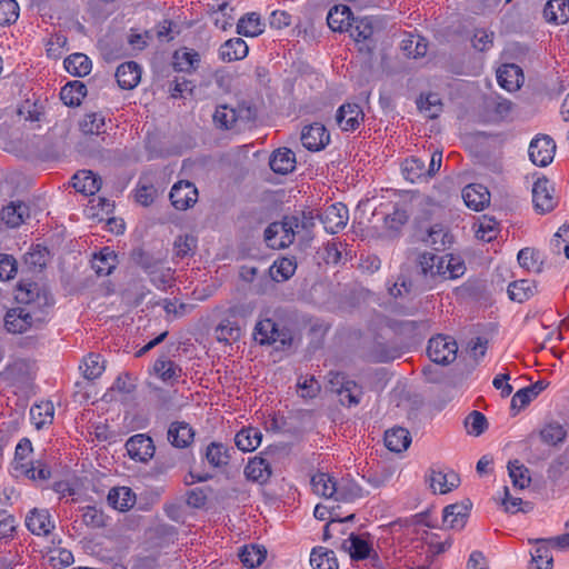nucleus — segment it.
Wrapping results in <instances>:
<instances>
[{
	"label": "nucleus",
	"instance_id": "obj_57",
	"mask_svg": "<svg viewBox=\"0 0 569 569\" xmlns=\"http://www.w3.org/2000/svg\"><path fill=\"white\" fill-rule=\"evenodd\" d=\"M567 431L560 423L552 422L540 430L541 440L549 446H557L566 440Z\"/></svg>",
	"mask_w": 569,
	"mask_h": 569
},
{
	"label": "nucleus",
	"instance_id": "obj_32",
	"mask_svg": "<svg viewBox=\"0 0 569 569\" xmlns=\"http://www.w3.org/2000/svg\"><path fill=\"white\" fill-rule=\"evenodd\" d=\"M263 29L264 23L257 12L246 13L237 23V32L244 37H257L263 32Z\"/></svg>",
	"mask_w": 569,
	"mask_h": 569
},
{
	"label": "nucleus",
	"instance_id": "obj_23",
	"mask_svg": "<svg viewBox=\"0 0 569 569\" xmlns=\"http://www.w3.org/2000/svg\"><path fill=\"white\" fill-rule=\"evenodd\" d=\"M269 166L271 170L279 174H287L296 168V156L295 152L288 148H279L273 151Z\"/></svg>",
	"mask_w": 569,
	"mask_h": 569
},
{
	"label": "nucleus",
	"instance_id": "obj_55",
	"mask_svg": "<svg viewBox=\"0 0 569 569\" xmlns=\"http://www.w3.org/2000/svg\"><path fill=\"white\" fill-rule=\"evenodd\" d=\"M80 368L83 370V376L86 379L94 380L104 371V361L100 355L89 353L83 359V367Z\"/></svg>",
	"mask_w": 569,
	"mask_h": 569
},
{
	"label": "nucleus",
	"instance_id": "obj_50",
	"mask_svg": "<svg viewBox=\"0 0 569 569\" xmlns=\"http://www.w3.org/2000/svg\"><path fill=\"white\" fill-rule=\"evenodd\" d=\"M267 550L257 545H249L241 548L239 558L243 566L254 568L262 563L266 559Z\"/></svg>",
	"mask_w": 569,
	"mask_h": 569
},
{
	"label": "nucleus",
	"instance_id": "obj_33",
	"mask_svg": "<svg viewBox=\"0 0 569 569\" xmlns=\"http://www.w3.org/2000/svg\"><path fill=\"white\" fill-rule=\"evenodd\" d=\"M153 371L162 381L171 385L182 376L181 367L166 357H160L154 361Z\"/></svg>",
	"mask_w": 569,
	"mask_h": 569
},
{
	"label": "nucleus",
	"instance_id": "obj_14",
	"mask_svg": "<svg viewBox=\"0 0 569 569\" xmlns=\"http://www.w3.org/2000/svg\"><path fill=\"white\" fill-rule=\"evenodd\" d=\"M253 339L259 345H273L280 341L286 343V333L278 329L276 322L271 319L259 321L253 331Z\"/></svg>",
	"mask_w": 569,
	"mask_h": 569
},
{
	"label": "nucleus",
	"instance_id": "obj_44",
	"mask_svg": "<svg viewBox=\"0 0 569 569\" xmlns=\"http://www.w3.org/2000/svg\"><path fill=\"white\" fill-rule=\"evenodd\" d=\"M362 496V488L353 480L342 478L339 482H337V491L335 493V499L337 501L351 502L361 498Z\"/></svg>",
	"mask_w": 569,
	"mask_h": 569
},
{
	"label": "nucleus",
	"instance_id": "obj_51",
	"mask_svg": "<svg viewBox=\"0 0 569 569\" xmlns=\"http://www.w3.org/2000/svg\"><path fill=\"white\" fill-rule=\"evenodd\" d=\"M569 471V455H558L547 469V477L553 485H559L563 476Z\"/></svg>",
	"mask_w": 569,
	"mask_h": 569
},
{
	"label": "nucleus",
	"instance_id": "obj_8",
	"mask_svg": "<svg viewBox=\"0 0 569 569\" xmlns=\"http://www.w3.org/2000/svg\"><path fill=\"white\" fill-rule=\"evenodd\" d=\"M169 198L177 210H187L197 202L198 190L192 182L180 180L172 186Z\"/></svg>",
	"mask_w": 569,
	"mask_h": 569
},
{
	"label": "nucleus",
	"instance_id": "obj_42",
	"mask_svg": "<svg viewBox=\"0 0 569 569\" xmlns=\"http://www.w3.org/2000/svg\"><path fill=\"white\" fill-rule=\"evenodd\" d=\"M342 548L349 553L352 560H362L369 557L371 547L360 536L351 533L350 537L343 541Z\"/></svg>",
	"mask_w": 569,
	"mask_h": 569
},
{
	"label": "nucleus",
	"instance_id": "obj_31",
	"mask_svg": "<svg viewBox=\"0 0 569 569\" xmlns=\"http://www.w3.org/2000/svg\"><path fill=\"white\" fill-rule=\"evenodd\" d=\"M244 475L249 480L264 483L271 476L270 463L263 458L256 457L246 466Z\"/></svg>",
	"mask_w": 569,
	"mask_h": 569
},
{
	"label": "nucleus",
	"instance_id": "obj_28",
	"mask_svg": "<svg viewBox=\"0 0 569 569\" xmlns=\"http://www.w3.org/2000/svg\"><path fill=\"white\" fill-rule=\"evenodd\" d=\"M200 63V54L193 49L182 48L173 54V68L178 72L191 73Z\"/></svg>",
	"mask_w": 569,
	"mask_h": 569
},
{
	"label": "nucleus",
	"instance_id": "obj_54",
	"mask_svg": "<svg viewBox=\"0 0 569 569\" xmlns=\"http://www.w3.org/2000/svg\"><path fill=\"white\" fill-rule=\"evenodd\" d=\"M321 391L320 382L313 376H299L297 392L303 399H315Z\"/></svg>",
	"mask_w": 569,
	"mask_h": 569
},
{
	"label": "nucleus",
	"instance_id": "obj_46",
	"mask_svg": "<svg viewBox=\"0 0 569 569\" xmlns=\"http://www.w3.org/2000/svg\"><path fill=\"white\" fill-rule=\"evenodd\" d=\"M230 451L232 448H228L223 443L211 442L206 449V459L212 467L220 468L229 463Z\"/></svg>",
	"mask_w": 569,
	"mask_h": 569
},
{
	"label": "nucleus",
	"instance_id": "obj_47",
	"mask_svg": "<svg viewBox=\"0 0 569 569\" xmlns=\"http://www.w3.org/2000/svg\"><path fill=\"white\" fill-rule=\"evenodd\" d=\"M262 435L258 429L247 428L236 435L234 442L239 450L249 452L259 447Z\"/></svg>",
	"mask_w": 569,
	"mask_h": 569
},
{
	"label": "nucleus",
	"instance_id": "obj_49",
	"mask_svg": "<svg viewBox=\"0 0 569 569\" xmlns=\"http://www.w3.org/2000/svg\"><path fill=\"white\" fill-rule=\"evenodd\" d=\"M348 31L350 32V37L353 38L356 42H366L370 40L373 34L372 20L368 17L360 19L353 18Z\"/></svg>",
	"mask_w": 569,
	"mask_h": 569
},
{
	"label": "nucleus",
	"instance_id": "obj_1",
	"mask_svg": "<svg viewBox=\"0 0 569 569\" xmlns=\"http://www.w3.org/2000/svg\"><path fill=\"white\" fill-rule=\"evenodd\" d=\"M17 299L22 308L32 315V320L39 327L47 321L53 298L46 289H41L37 283H29L24 289L20 288Z\"/></svg>",
	"mask_w": 569,
	"mask_h": 569
},
{
	"label": "nucleus",
	"instance_id": "obj_34",
	"mask_svg": "<svg viewBox=\"0 0 569 569\" xmlns=\"http://www.w3.org/2000/svg\"><path fill=\"white\" fill-rule=\"evenodd\" d=\"M410 442V433L405 428H392L385 433V445L390 451L401 452L409 447Z\"/></svg>",
	"mask_w": 569,
	"mask_h": 569
},
{
	"label": "nucleus",
	"instance_id": "obj_48",
	"mask_svg": "<svg viewBox=\"0 0 569 569\" xmlns=\"http://www.w3.org/2000/svg\"><path fill=\"white\" fill-rule=\"evenodd\" d=\"M14 470L34 481H46L51 477L48 466L39 460L30 463H18Z\"/></svg>",
	"mask_w": 569,
	"mask_h": 569
},
{
	"label": "nucleus",
	"instance_id": "obj_16",
	"mask_svg": "<svg viewBox=\"0 0 569 569\" xmlns=\"http://www.w3.org/2000/svg\"><path fill=\"white\" fill-rule=\"evenodd\" d=\"M363 111L357 103L340 106L336 114V121L343 131L356 130L363 120Z\"/></svg>",
	"mask_w": 569,
	"mask_h": 569
},
{
	"label": "nucleus",
	"instance_id": "obj_38",
	"mask_svg": "<svg viewBox=\"0 0 569 569\" xmlns=\"http://www.w3.org/2000/svg\"><path fill=\"white\" fill-rule=\"evenodd\" d=\"M337 482L332 476L326 472H318L311 477L312 490L325 498H335Z\"/></svg>",
	"mask_w": 569,
	"mask_h": 569
},
{
	"label": "nucleus",
	"instance_id": "obj_10",
	"mask_svg": "<svg viewBox=\"0 0 569 569\" xmlns=\"http://www.w3.org/2000/svg\"><path fill=\"white\" fill-rule=\"evenodd\" d=\"M4 327L11 333H23L30 329L40 328L32 320V315L28 313L21 305L7 311Z\"/></svg>",
	"mask_w": 569,
	"mask_h": 569
},
{
	"label": "nucleus",
	"instance_id": "obj_13",
	"mask_svg": "<svg viewBox=\"0 0 569 569\" xmlns=\"http://www.w3.org/2000/svg\"><path fill=\"white\" fill-rule=\"evenodd\" d=\"M330 141V136L323 124L315 122L306 126L301 132V142L310 151L323 149Z\"/></svg>",
	"mask_w": 569,
	"mask_h": 569
},
{
	"label": "nucleus",
	"instance_id": "obj_59",
	"mask_svg": "<svg viewBox=\"0 0 569 569\" xmlns=\"http://www.w3.org/2000/svg\"><path fill=\"white\" fill-rule=\"evenodd\" d=\"M81 518L86 526L91 528H102L107 525V516L96 506H86L80 508Z\"/></svg>",
	"mask_w": 569,
	"mask_h": 569
},
{
	"label": "nucleus",
	"instance_id": "obj_21",
	"mask_svg": "<svg viewBox=\"0 0 569 569\" xmlns=\"http://www.w3.org/2000/svg\"><path fill=\"white\" fill-rule=\"evenodd\" d=\"M469 503H453L443 509V523L450 529L461 530L467 522L469 516Z\"/></svg>",
	"mask_w": 569,
	"mask_h": 569
},
{
	"label": "nucleus",
	"instance_id": "obj_62",
	"mask_svg": "<svg viewBox=\"0 0 569 569\" xmlns=\"http://www.w3.org/2000/svg\"><path fill=\"white\" fill-rule=\"evenodd\" d=\"M133 260L148 273L154 274L160 270L162 261L158 258L150 256L141 249L134 250L132 253Z\"/></svg>",
	"mask_w": 569,
	"mask_h": 569
},
{
	"label": "nucleus",
	"instance_id": "obj_20",
	"mask_svg": "<svg viewBox=\"0 0 569 569\" xmlns=\"http://www.w3.org/2000/svg\"><path fill=\"white\" fill-rule=\"evenodd\" d=\"M462 198L466 204L476 211L482 210L490 202V193L487 188L476 183L463 188Z\"/></svg>",
	"mask_w": 569,
	"mask_h": 569
},
{
	"label": "nucleus",
	"instance_id": "obj_60",
	"mask_svg": "<svg viewBox=\"0 0 569 569\" xmlns=\"http://www.w3.org/2000/svg\"><path fill=\"white\" fill-rule=\"evenodd\" d=\"M196 248L197 239L190 234L177 237L173 243L174 256L179 259L192 256L194 253Z\"/></svg>",
	"mask_w": 569,
	"mask_h": 569
},
{
	"label": "nucleus",
	"instance_id": "obj_40",
	"mask_svg": "<svg viewBox=\"0 0 569 569\" xmlns=\"http://www.w3.org/2000/svg\"><path fill=\"white\" fill-rule=\"evenodd\" d=\"M459 483V477L455 472L443 473L442 471H431L430 487L433 492L447 493Z\"/></svg>",
	"mask_w": 569,
	"mask_h": 569
},
{
	"label": "nucleus",
	"instance_id": "obj_7",
	"mask_svg": "<svg viewBox=\"0 0 569 569\" xmlns=\"http://www.w3.org/2000/svg\"><path fill=\"white\" fill-rule=\"evenodd\" d=\"M319 219L322 222L325 229L333 234L342 230L349 220L348 208L337 202L327 207L323 212L319 214Z\"/></svg>",
	"mask_w": 569,
	"mask_h": 569
},
{
	"label": "nucleus",
	"instance_id": "obj_19",
	"mask_svg": "<svg viewBox=\"0 0 569 569\" xmlns=\"http://www.w3.org/2000/svg\"><path fill=\"white\" fill-rule=\"evenodd\" d=\"M71 183L77 192L84 196H93L100 190L101 179L92 171L82 170L72 177Z\"/></svg>",
	"mask_w": 569,
	"mask_h": 569
},
{
	"label": "nucleus",
	"instance_id": "obj_12",
	"mask_svg": "<svg viewBox=\"0 0 569 569\" xmlns=\"http://www.w3.org/2000/svg\"><path fill=\"white\" fill-rule=\"evenodd\" d=\"M436 254L423 252L418 257L417 273L421 278L418 286L421 290L431 288L439 278V267L436 268Z\"/></svg>",
	"mask_w": 569,
	"mask_h": 569
},
{
	"label": "nucleus",
	"instance_id": "obj_5",
	"mask_svg": "<svg viewBox=\"0 0 569 569\" xmlns=\"http://www.w3.org/2000/svg\"><path fill=\"white\" fill-rule=\"evenodd\" d=\"M457 350V342L452 338L438 335L429 340L427 353L432 362L449 365L455 361Z\"/></svg>",
	"mask_w": 569,
	"mask_h": 569
},
{
	"label": "nucleus",
	"instance_id": "obj_58",
	"mask_svg": "<svg viewBox=\"0 0 569 569\" xmlns=\"http://www.w3.org/2000/svg\"><path fill=\"white\" fill-rule=\"evenodd\" d=\"M296 269L297 263L292 258H281L273 262L270 268V272L277 281H283L291 278L295 274Z\"/></svg>",
	"mask_w": 569,
	"mask_h": 569
},
{
	"label": "nucleus",
	"instance_id": "obj_26",
	"mask_svg": "<svg viewBox=\"0 0 569 569\" xmlns=\"http://www.w3.org/2000/svg\"><path fill=\"white\" fill-rule=\"evenodd\" d=\"M107 500L113 509L123 512L134 506L136 493L129 487H116L109 491Z\"/></svg>",
	"mask_w": 569,
	"mask_h": 569
},
{
	"label": "nucleus",
	"instance_id": "obj_45",
	"mask_svg": "<svg viewBox=\"0 0 569 569\" xmlns=\"http://www.w3.org/2000/svg\"><path fill=\"white\" fill-rule=\"evenodd\" d=\"M80 130L83 134L102 136L107 132L106 118L101 112H91L84 114L79 122Z\"/></svg>",
	"mask_w": 569,
	"mask_h": 569
},
{
	"label": "nucleus",
	"instance_id": "obj_25",
	"mask_svg": "<svg viewBox=\"0 0 569 569\" xmlns=\"http://www.w3.org/2000/svg\"><path fill=\"white\" fill-rule=\"evenodd\" d=\"M352 12L347 6H335L331 8L327 16V23L332 31L345 32L348 31L352 21Z\"/></svg>",
	"mask_w": 569,
	"mask_h": 569
},
{
	"label": "nucleus",
	"instance_id": "obj_63",
	"mask_svg": "<svg viewBox=\"0 0 569 569\" xmlns=\"http://www.w3.org/2000/svg\"><path fill=\"white\" fill-rule=\"evenodd\" d=\"M399 356L400 352L397 348L381 342L375 343L370 351V357L375 362H388L397 359Z\"/></svg>",
	"mask_w": 569,
	"mask_h": 569
},
{
	"label": "nucleus",
	"instance_id": "obj_37",
	"mask_svg": "<svg viewBox=\"0 0 569 569\" xmlns=\"http://www.w3.org/2000/svg\"><path fill=\"white\" fill-rule=\"evenodd\" d=\"M405 178L415 183L420 180H428L430 177L427 171L426 161L418 157L407 159L402 164Z\"/></svg>",
	"mask_w": 569,
	"mask_h": 569
},
{
	"label": "nucleus",
	"instance_id": "obj_29",
	"mask_svg": "<svg viewBox=\"0 0 569 569\" xmlns=\"http://www.w3.org/2000/svg\"><path fill=\"white\" fill-rule=\"evenodd\" d=\"M91 266L99 277L109 276L117 266V254L109 247H104L93 256Z\"/></svg>",
	"mask_w": 569,
	"mask_h": 569
},
{
	"label": "nucleus",
	"instance_id": "obj_36",
	"mask_svg": "<svg viewBox=\"0 0 569 569\" xmlns=\"http://www.w3.org/2000/svg\"><path fill=\"white\" fill-rule=\"evenodd\" d=\"M87 94V87L83 82L74 80L61 88L60 99L68 107H76Z\"/></svg>",
	"mask_w": 569,
	"mask_h": 569
},
{
	"label": "nucleus",
	"instance_id": "obj_15",
	"mask_svg": "<svg viewBox=\"0 0 569 569\" xmlns=\"http://www.w3.org/2000/svg\"><path fill=\"white\" fill-rule=\"evenodd\" d=\"M26 527L37 536H48L53 529L49 510L33 508L26 517Z\"/></svg>",
	"mask_w": 569,
	"mask_h": 569
},
{
	"label": "nucleus",
	"instance_id": "obj_9",
	"mask_svg": "<svg viewBox=\"0 0 569 569\" xmlns=\"http://www.w3.org/2000/svg\"><path fill=\"white\" fill-rule=\"evenodd\" d=\"M548 179H538L532 187V202L538 213H547L555 209L557 201Z\"/></svg>",
	"mask_w": 569,
	"mask_h": 569
},
{
	"label": "nucleus",
	"instance_id": "obj_61",
	"mask_svg": "<svg viewBox=\"0 0 569 569\" xmlns=\"http://www.w3.org/2000/svg\"><path fill=\"white\" fill-rule=\"evenodd\" d=\"M465 426L468 433L478 437L488 428V421L483 413L473 410L465 419Z\"/></svg>",
	"mask_w": 569,
	"mask_h": 569
},
{
	"label": "nucleus",
	"instance_id": "obj_27",
	"mask_svg": "<svg viewBox=\"0 0 569 569\" xmlns=\"http://www.w3.org/2000/svg\"><path fill=\"white\" fill-rule=\"evenodd\" d=\"M543 17L549 23H567L569 21V1L549 0L543 8Z\"/></svg>",
	"mask_w": 569,
	"mask_h": 569
},
{
	"label": "nucleus",
	"instance_id": "obj_24",
	"mask_svg": "<svg viewBox=\"0 0 569 569\" xmlns=\"http://www.w3.org/2000/svg\"><path fill=\"white\" fill-rule=\"evenodd\" d=\"M497 80L503 89L511 92L520 88L523 73L517 64H505L498 69Z\"/></svg>",
	"mask_w": 569,
	"mask_h": 569
},
{
	"label": "nucleus",
	"instance_id": "obj_53",
	"mask_svg": "<svg viewBox=\"0 0 569 569\" xmlns=\"http://www.w3.org/2000/svg\"><path fill=\"white\" fill-rule=\"evenodd\" d=\"M417 106L430 119L437 118L442 111V102L437 93H428L426 97L420 96Z\"/></svg>",
	"mask_w": 569,
	"mask_h": 569
},
{
	"label": "nucleus",
	"instance_id": "obj_30",
	"mask_svg": "<svg viewBox=\"0 0 569 569\" xmlns=\"http://www.w3.org/2000/svg\"><path fill=\"white\" fill-rule=\"evenodd\" d=\"M30 216V208L24 202H11L2 209V220L8 227L16 228Z\"/></svg>",
	"mask_w": 569,
	"mask_h": 569
},
{
	"label": "nucleus",
	"instance_id": "obj_43",
	"mask_svg": "<svg viewBox=\"0 0 569 569\" xmlns=\"http://www.w3.org/2000/svg\"><path fill=\"white\" fill-rule=\"evenodd\" d=\"M66 70L74 77H84L90 73L91 60L83 53H73L63 61Z\"/></svg>",
	"mask_w": 569,
	"mask_h": 569
},
{
	"label": "nucleus",
	"instance_id": "obj_56",
	"mask_svg": "<svg viewBox=\"0 0 569 569\" xmlns=\"http://www.w3.org/2000/svg\"><path fill=\"white\" fill-rule=\"evenodd\" d=\"M238 120V112L236 109L227 104L217 107L213 113V122L221 129H231Z\"/></svg>",
	"mask_w": 569,
	"mask_h": 569
},
{
	"label": "nucleus",
	"instance_id": "obj_64",
	"mask_svg": "<svg viewBox=\"0 0 569 569\" xmlns=\"http://www.w3.org/2000/svg\"><path fill=\"white\" fill-rule=\"evenodd\" d=\"M539 546L531 552V561L537 565L536 569H552L553 558L548 543H538Z\"/></svg>",
	"mask_w": 569,
	"mask_h": 569
},
{
	"label": "nucleus",
	"instance_id": "obj_6",
	"mask_svg": "<svg viewBox=\"0 0 569 569\" xmlns=\"http://www.w3.org/2000/svg\"><path fill=\"white\" fill-rule=\"evenodd\" d=\"M528 151L533 164L546 167L553 160L556 143L549 136L540 134L530 142Z\"/></svg>",
	"mask_w": 569,
	"mask_h": 569
},
{
	"label": "nucleus",
	"instance_id": "obj_35",
	"mask_svg": "<svg viewBox=\"0 0 569 569\" xmlns=\"http://www.w3.org/2000/svg\"><path fill=\"white\" fill-rule=\"evenodd\" d=\"M409 220L406 209L395 207L391 213L386 214L383 222L385 229L389 238H397L401 233V229Z\"/></svg>",
	"mask_w": 569,
	"mask_h": 569
},
{
	"label": "nucleus",
	"instance_id": "obj_3",
	"mask_svg": "<svg viewBox=\"0 0 569 569\" xmlns=\"http://www.w3.org/2000/svg\"><path fill=\"white\" fill-rule=\"evenodd\" d=\"M296 216H284L279 222L270 223L264 230V240L273 249H283L293 243L298 233Z\"/></svg>",
	"mask_w": 569,
	"mask_h": 569
},
{
	"label": "nucleus",
	"instance_id": "obj_2",
	"mask_svg": "<svg viewBox=\"0 0 569 569\" xmlns=\"http://www.w3.org/2000/svg\"><path fill=\"white\" fill-rule=\"evenodd\" d=\"M442 211V208L436 203H427L418 218L419 230L423 231L421 240L433 247L435 250H443L446 244L450 242L449 234L442 223L428 224L432 217Z\"/></svg>",
	"mask_w": 569,
	"mask_h": 569
},
{
	"label": "nucleus",
	"instance_id": "obj_52",
	"mask_svg": "<svg viewBox=\"0 0 569 569\" xmlns=\"http://www.w3.org/2000/svg\"><path fill=\"white\" fill-rule=\"evenodd\" d=\"M508 471L515 488L525 489L530 485L529 469L519 460L509 461Z\"/></svg>",
	"mask_w": 569,
	"mask_h": 569
},
{
	"label": "nucleus",
	"instance_id": "obj_18",
	"mask_svg": "<svg viewBox=\"0 0 569 569\" xmlns=\"http://www.w3.org/2000/svg\"><path fill=\"white\" fill-rule=\"evenodd\" d=\"M116 78L121 89L131 90L141 80V68L134 61L124 62L117 68Z\"/></svg>",
	"mask_w": 569,
	"mask_h": 569
},
{
	"label": "nucleus",
	"instance_id": "obj_11",
	"mask_svg": "<svg viewBox=\"0 0 569 569\" xmlns=\"http://www.w3.org/2000/svg\"><path fill=\"white\" fill-rule=\"evenodd\" d=\"M126 449L131 459L140 462L149 461L156 451L152 439L142 433L130 437L126 442Z\"/></svg>",
	"mask_w": 569,
	"mask_h": 569
},
{
	"label": "nucleus",
	"instance_id": "obj_39",
	"mask_svg": "<svg viewBox=\"0 0 569 569\" xmlns=\"http://www.w3.org/2000/svg\"><path fill=\"white\" fill-rule=\"evenodd\" d=\"M537 291L535 281L521 279L509 283L508 295L512 301L525 302Z\"/></svg>",
	"mask_w": 569,
	"mask_h": 569
},
{
	"label": "nucleus",
	"instance_id": "obj_17",
	"mask_svg": "<svg viewBox=\"0 0 569 569\" xmlns=\"http://www.w3.org/2000/svg\"><path fill=\"white\" fill-rule=\"evenodd\" d=\"M167 438L173 447L183 449L193 442L194 431L189 423L174 421L168 428Z\"/></svg>",
	"mask_w": 569,
	"mask_h": 569
},
{
	"label": "nucleus",
	"instance_id": "obj_41",
	"mask_svg": "<svg viewBox=\"0 0 569 569\" xmlns=\"http://www.w3.org/2000/svg\"><path fill=\"white\" fill-rule=\"evenodd\" d=\"M310 565L313 569H338L339 567L335 552L325 547L312 549Z\"/></svg>",
	"mask_w": 569,
	"mask_h": 569
},
{
	"label": "nucleus",
	"instance_id": "obj_4",
	"mask_svg": "<svg viewBox=\"0 0 569 569\" xmlns=\"http://www.w3.org/2000/svg\"><path fill=\"white\" fill-rule=\"evenodd\" d=\"M328 389L339 397L342 406H356L362 397V388L339 371L328 372Z\"/></svg>",
	"mask_w": 569,
	"mask_h": 569
},
{
	"label": "nucleus",
	"instance_id": "obj_22",
	"mask_svg": "<svg viewBox=\"0 0 569 569\" xmlns=\"http://www.w3.org/2000/svg\"><path fill=\"white\" fill-rule=\"evenodd\" d=\"M249 48L241 38H232L223 42L219 48V58L224 62L242 60L247 57Z\"/></svg>",
	"mask_w": 569,
	"mask_h": 569
}]
</instances>
